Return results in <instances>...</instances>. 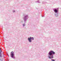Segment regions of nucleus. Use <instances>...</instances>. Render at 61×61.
<instances>
[{
  "label": "nucleus",
  "mask_w": 61,
  "mask_h": 61,
  "mask_svg": "<svg viewBox=\"0 0 61 61\" xmlns=\"http://www.w3.org/2000/svg\"><path fill=\"white\" fill-rule=\"evenodd\" d=\"M8 56H9V55H8Z\"/></svg>",
  "instance_id": "obj_11"
},
{
  "label": "nucleus",
  "mask_w": 61,
  "mask_h": 61,
  "mask_svg": "<svg viewBox=\"0 0 61 61\" xmlns=\"http://www.w3.org/2000/svg\"><path fill=\"white\" fill-rule=\"evenodd\" d=\"M36 3H40V2L39 1V0H38L36 2Z\"/></svg>",
  "instance_id": "obj_8"
},
{
  "label": "nucleus",
  "mask_w": 61,
  "mask_h": 61,
  "mask_svg": "<svg viewBox=\"0 0 61 61\" xmlns=\"http://www.w3.org/2000/svg\"><path fill=\"white\" fill-rule=\"evenodd\" d=\"M46 0V1H47V0Z\"/></svg>",
  "instance_id": "obj_13"
},
{
  "label": "nucleus",
  "mask_w": 61,
  "mask_h": 61,
  "mask_svg": "<svg viewBox=\"0 0 61 61\" xmlns=\"http://www.w3.org/2000/svg\"><path fill=\"white\" fill-rule=\"evenodd\" d=\"M59 10V8H53V10L54 12L55 13V15L57 17H58L59 15H58V10Z\"/></svg>",
  "instance_id": "obj_2"
},
{
  "label": "nucleus",
  "mask_w": 61,
  "mask_h": 61,
  "mask_svg": "<svg viewBox=\"0 0 61 61\" xmlns=\"http://www.w3.org/2000/svg\"><path fill=\"white\" fill-rule=\"evenodd\" d=\"M28 40L29 42L31 43L32 42V40H34V38L33 37H30V38H28Z\"/></svg>",
  "instance_id": "obj_5"
},
{
  "label": "nucleus",
  "mask_w": 61,
  "mask_h": 61,
  "mask_svg": "<svg viewBox=\"0 0 61 61\" xmlns=\"http://www.w3.org/2000/svg\"><path fill=\"white\" fill-rule=\"evenodd\" d=\"M55 52L51 50L48 53V57L49 59H51L54 58V55L55 54Z\"/></svg>",
  "instance_id": "obj_1"
},
{
  "label": "nucleus",
  "mask_w": 61,
  "mask_h": 61,
  "mask_svg": "<svg viewBox=\"0 0 61 61\" xmlns=\"http://www.w3.org/2000/svg\"><path fill=\"white\" fill-rule=\"evenodd\" d=\"M51 61H55V60L53 59H51Z\"/></svg>",
  "instance_id": "obj_9"
},
{
  "label": "nucleus",
  "mask_w": 61,
  "mask_h": 61,
  "mask_svg": "<svg viewBox=\"0 0 61 61\" xmlns=\"http://www.w3.org/2000/svg\"><path fill=\"white\" fill-rule=\"evenodd\" d=\"M10 56L11 57L13 58V59H15V53L14 52H13V51H12L10 53Z\"/></svg>",
  "instance_id": "obj_4"
},
{
  "label": "nucleus",
  "mask_w": 61,
  "mask_h": 61,
  "mask_svg": "<svg viewBox=\"0 0 61 61\" xmlns=\"http://www.w3.org/2000/svg\"><path fill=\"white\" fill-rule=\"evenodd\" d=\"M42 4H47V2H44V1H43L42 2Z\"/></svg>",
  "instance_id": "obj_7"
},
{
  "label": "nucleus",
  "mask_w": 61,
  "mask_h": 61,
  "mask_svg": "<svg viewBox=\"0 0 61 61\" xmlns=\"http://www.w3.org/2000/svg\"><path fill=\"white\" fill-rule=\"evenodd\" d=\"M0 57H2V50L1 49H0Z\"/></svg>",
  "instance_id": "obj_6"
},
{
  "label": "nucleus",
  "mask_w": 61,
  "mask_h": 61,
  "mask_svg": "<svg viewBox=\"0 0 61 61\" xmlns=\"http://www.w3.org/2000/svg\"><path fill=\"white\" fill-rule=\"evenodd\" d=\"M0 49H1V48L0 47Z\"/></svg>",
  "instance_id": "obj_15"
},
{
  "label": "nucleus",
  "mask_w": 61,
  "mask_h": 61,
  "mask_svg": "<svg viewBox=\"0 0 61 61\" xmlns=\"http://www.w3.org/2000/svg\"><path fill=\"white\" fill-rule=\"evenodd\" d=\"M7 61H8V60H7Z\"/></svg>",
  "instance_id": "obj_14"
},
{
  "label": "nucleus",
  "mask_w": 61,
  "mask_h": 61,
  "mask_svg": "<svg viewBox=\"0 0 61 61\" xmlns=\"http://www.w3.org/2000/svg\"><path fill=\"white\" fill-rule=\"evenodd\" d=\"M42 17H44V16H42Z\"/></svg>",
  "instance_id": "obj_12"
},
{
  "label": "nucleus",
  "mask_w": 61,
  "mask_h": 61,
  "mask_svg": "<svg viewBox=\"0 0 61 61\" xmlns=\"http://www.w3.org/2000/svg\"><path fill=\"white\" fill-rule=\"evenodd\" d=\"M28 18V15H25L23 17V19L24 20V24H23V26H25V24L26 22V21H27Z\"/></svg>",
  "instance_id": "obj_3"
},
{
  "label": "nucleus",
  "mask_w": 61,
  "mask_h": 61,
  "mask_svg": "<svg viewBox=\"0 0 61 61\" xmlns=\"http://www.w3.org/2000/svg\"><path fill=\"white\" fill-rule=\"evenodd\" d=\"M13 12H14H14H15V11L13 10Z\"/></svg>",
  "instance_id": "obj_10"
}]
</instances>
